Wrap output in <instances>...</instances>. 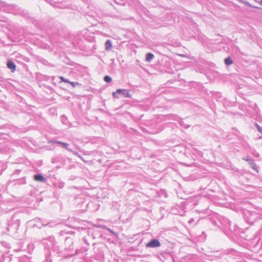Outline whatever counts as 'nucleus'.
<instances>
[{"label": "nucleus", "mask_w": 262, "mask_h": 262, "mask_svg": "<svg viewBox=\"0 0 262 262\" xmlns=\"http://www.w3.org/2000/svg\"><path fill=\"white\" fill-rule=\"evenodd\" d=\"M119 95L124 96L126 98L131 97L128 91L126 89H118L116 92L113 93V96L115 98H119Z\"/></svg>", "instance_id": "obj_1"}, {"label": "nucleus", "mask_w": 262, "mask_h": 262, "mask_svg": "<svg viewBox=\"0 0 262 262\" xmlns=\"http://www.w3.org/2000/svg\"><path fill=\"white\" fill-rule=\"evenodd\" d=\"M54 237L52 236H50L48 239H43V244H47L48 246L52 247V248L55 250V248H56V247L54 245Z\"/></svg>", "instance_id": "obj_2"}, {"label": "nucleus", "mask_w": 262, "mask_h": 262, "mask_svg": "<svg viewBox=\"0 0 262 262\" xmlns=\"http://www.w3.org/2000/svg\"><path fill=\"white\" fill-rule=\"evenodd\" d=\"M161 244L160 242L156 239H154L149 241L148 243L146 244V247L147 248H156L160 247Z\"/></svg>", "instance_id": "obj_3"}, {"label": "nucleus", "mask_w": 262, "mask_h": 262, "mask_svg": "<svg viewBox=\"0 0 262 262\" xmlns=\"http://www.w3.org/2000/svg\"><path fill=\"white\" fill-rule=\"evenodd\" d=\"M49 143L58 144H59L61 147L67 149V150H68V149H69V148H68L69 144H68L64 143V142H61V141H58V140L50 141L49 142Z\"/></svg>", "instance_id": "obj_4"}, {"label": "nucleus", "mask_w": 262, "mask_h": 262, "mask_svg": "<svg viewBox=\"0 0 262 262\" xmlns=\"http://www.w3.org/2000/svg\"><path fill=\"white\" fill-rule=\"evenodd\" d=\"M34 179L36 181L40 182H45L46 181V179L44 178L43 176L41 174H36L34 175Z\"/></svg>", "instance_id": "obj_5"}, {"label": "nucleus", "mask_w": 262, "mask_h": 262, "mask_svg": "<svg viewBox=\"0 0 262 262\" xmlns=\"http://www.w3.org/2000/svg\"><path fill=\"white\" fill-rule=\"evenodd\" d=\"M7 66L9 69L11 70L12 72H14L15 70L16 66L13 61L9 60L7 62Z\"/></svg>", "instance_id": "obj_6"}, {"label": "nucleus", "mask_w": 262, "mask_h": 262, "mask_svg": "<svg viewBox=\"0 0 262 262\" xmlns=\"http://www.w3.org/2000/svg\"><path fill=\"white\" fill-rule=\"evenodd\" d=\"M10 258L7 254L3 255L1 258L0 259V262H10Z\"/></svg>", "instance_id": "obj_7"}, {"label": "nucleus", "mask_w": 262, "mask_h": 262, "mask_svg": "<svg viewBox=\"0 0 262 262\" xmlns=\"http://www.w3.org/2000/svg\"><path fill=\"white\" fill-rule=\"evenodd\" d=\"M154 55L151 53H147L146 55V61L150 62L154 58Z\"/></svg>", "instance_id": "obj_8"}, {"label": "nucleus", "mask_w": 262, "mask_h": 262, "mask_svg": "<svg viewBox=\"0 0 262 262\" xmlns=\"http://www.w3.org/2000/svg\"><path fill=\"white\" fill-rule=\"evenodd\" d=\"M112 47V44L110 40H107L105 43V48L106 50H111V48Z\"/></svg>", "instance_id": "obj_9"}, {"label": "nucleus", "mask_w": 262, "mask_h": 262, "mask_svg": "<svg viewBox=\"0 0 262 262\" xmlns=\"http://www.w3.org/2000/svg\"><path fill=\"white\" fill-rule=\"evenodd\" d=\"M224 62L227 66L231 65L233 63V61L230 57H228L227 58H225Z\"/></svg>", "instance_id": "obj_10"}, {"label": "nucleus", "mask_w": 262, "mask_h": 262, "mask_svg": "<svg viewBox=\"0 0 262 262\" xmlns=\"http://www.w3.org/2000/svg\"><path fill=\"white\" fill-rule=\"evenodd\" d=\"M104 80L106 82L109 83L112 81V78L109 76H105L104 77Z\"/></svg>", "instance_id": "obj_11"}, {"label": "nucleus", "mask_w": 262, "mask_h": 262, "mask_svg": "<svg viewBox=\"0 0 262 262\" xmlns=\"http://www.w3.org/2000/svg\"><path fill=\"white\" fill-rule=\"evenodd\" d=\"M59 78L61 79V80L65 83H70L72 84H73V82H70V81L68 79H67L64 78L63 77H60Z\"/></svg>", "instance_id": "obj_12"}, {"label": "nucleus", "mask_w": 262, "mask_h": 262, "mask_svg": "<svg viewBox=\"0 0 262 262\" xmlns=\"http://www.w3.org/2000/svg\"><path fill=\"white\" fill-rule=\"evenodd\" d=\"M68 150L70 151V152H72L74 155H76V156H77L79 157H80V156L79 155V154L77 152H76L75 151H73L71 149L69 148V149H68Z\"/></svg>", "instance_id": "obj_13"}, {"label": "nucleus", "mask_w": 262, "mask_h": 262, "mask_svg": "<svg viewBox=\"0 0 262 262\" xmlns=\"http://www.w3.org/2000/svg\"><path fill=\"white\" fill-rule=\"evenodd\" d=\"M255 125H256V126L257 127V129L258 131L260 133L262 134V128L260 126H259L257 123L255 124Z\"/></svg>", "instance_id": "obj_14"}, {"label": "nucleus", "mask_w": 262, "mask_h": 262, "mask_svg": "<svg viewBox=\"0 0 262 262\" xmlns=\"http://www.w3.org/2000/svg\"><path fill=\"white\" fill-rule=\"evenodd\" d=\"M244 4H245L246 5L249 6V7H254V8H257L256 7H254L251 4H250L248 2H244Z\"/></svg>", "instance_id": "obj_15"}, {"label": "nucleus", "mask_w": 262, "mask_h": 262, "mask_svg": "<svg viewBox=\"0 0 262 262\" xmlns=\"http://www.w3.org/2000/svg\"><path fill=\"white\" fill-rule=\"evenodd\" d=\"M13 228V226L12 225L9 226V227H8V230L12 233Z\"/></svg>", "instance_id": "obj_16"}, {"label": "nucleus", "mask_w": 262, "mask_h": 262, "mask_svg": "<svg viewBox=\"0 0 262 262\" xmlns=\"http://www.w3.org/2000/svg\"><path fill=\"white\" fill-rule=\"evenodd\" d=\"M64 185L63 183H60L58 187L60 188H62L63 187Z\"/></svg>", "instance_id": "obj_17"}, {"label": "nucleus", "mask_w": 262, "mask_h": 262, "mask_svg": "<svg viewBox=\"0 0 262 262\" xmlns=\"http://www.w3.org/2000/svg\"><path fill=\"white\" fill-rule=\"evenodd\" d=\"M18 224H17L15 225V227H14V228H15L16 230H17L18 229Z\"/></svg>", "instance_id": "obj_18"}, {"label": "nucleus", "mask_w": 262, "mask_h": 262, "mask_svg": "<svg viewBox=\"0 0 262 262\" xmlns=\"http://www.w3.org/2000/svg\"><path fill=\"white\" fill-rule=\"evenodd\" d=\"M247 161L249 162H252L253 161V160L250 159L249 160H247Z\"/></svg>", "instance_id": "obj_19"}, {"label": "nucleus", "mask_w": 262, "mask_h": 262, "mask_svg": "<svg viewBox=\"0 0 262 262\" xmlns=\"http://www.w3.org/2000/svg\"><path fill=\"white\" fill-rule=\"evenodd\" d=\"M62 119L63 120V119H64L65 120H66V117H65L64 116H62Z\"/></svg>", "instance_id": "obj_20"}, {"label": "nucleus", "mask_w": 262, "mask_h": 262, "mask_svg": "<svg viewBox=\"0 0 262 262\" xmlns=\"http://www.w3.org/2000/svg\"><path fill=\"white\" fill-rule=\"evenodd\" d=\"M260 4H261L262 5V0L260 1Z\"/></svg>", "instance_id": "obj_21"}]
</instances>
